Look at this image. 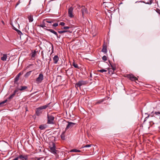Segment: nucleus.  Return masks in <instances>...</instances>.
Here are the masks:
<instances>
[{
	"instance_id": "nucleus-5",
	"label": "nucleus",
	"mask_w": 160,
	"mask_h": 160,
	"mask_svg": "<svg viewBox=\"0 0 160 160\" xmlns=\"http://www.w3.org/2000/svg\"><path fill=\"white\" fill-rule=\"evenodd\" d=\"M104 5L105 7H107L108 9H111L114 7V4L111 2H104Z\"/></svg>"
},
{
	"instance_id": "nucleus-3",
	"label": "nucleus",
	"mask_w": 160,
	"mask_h": 160,
	"mask_svg": "<svg viewBox=\"0 0 160 160\" xmlns=\"http://www.w3.org/2000/svg\"><path fill=\"white\" fill-rule=\"evenodd\" d=\"M43 79V75L42 73H40L38 77L36 79V82L38 84L41 83Z\"/></svg>"
},
{
	"instance_id": "nucleus-38",
	"label": "nucleus",
	"mask_w": 160,
	"mask_h": 160,
	"mask_svg": "<svg viewBox=\"0 0 160 160\" xmlns=\"http://www.w3.org/2000/svg\"><path fill=\"white\" fill-rule=\"evenodd\" d=\"M17 32L18 34L20 35L22 34L21 32L19 30H18L17 31Z\"/></svg>"
},
{
	"instance_id": "nucleus-35",
	"label": "nucleus",
	"mask_w": 160,
	"mask_h": 160,
	"mask_svg": "<svg viewBox=\"0 0 160 160\" xmlns=\"http://www.w3.org/2000/svg\"><path fill=\"white\" fill-rule=\"evenodd\" d=\"M98 71L101 72H106L107 71L105 69H102L100 70H98Z\"/></svg>"
},
{
	"instance_id": "nucleus-31",
	"label": "nucleus",
	"mask_w": 160,
	"mask_h": 160,
	"mask_svg": "<svg viewBox=\"0 0 160 160\" xmlns=\"http://www.w3.org/2000/svg\"><path fill=\"white\" fill-rule=\"evenodd\" d=\"M29 22H32L33 21V18L31 16H29L28 17Z\"/></svg>"
},
{
	"instance_id": "nucleus-7",
	"label": "nucleus",
	"mask_w": 160,
	"mask_h": 160,
	"mask_svg": "<svg viewBox=\"0 0 160 160\" xmlns=\"http://www.w3.org/2000/svg\"><path fill=\"white\" fill-rule=\"evenodd\" d=\"M82 16L83 18H84V15L88 13L87 9L84 6H82L81 9Z\"/></svg>"
},
{
	"instance_id": "nucleus-15",
	"label": "nucleus",
	"mask_w": 160,
	"mask_h": 160,
	"mask_svg": "<svg viewBox=\"0 0 160 160\" xmlns=\"http://www.w3.org/2000/svg\"><path fill=\"white\" fill-rule=\"evenodd\" d=\"M54 62V63H57L59 60L58 57L57 55H55L53 58Z\"/></svg>"
},
{
	"instance_id": "nucleus-49",
	"label": "nucleus",
	"mask_w": 160,
	"mask_h": 160,
	"mask_svg": "<svg viewBox=\"0 0 160 160\" xmlns=\"http://www.w3.org/2000/svg\"><path fill=\"white\" fill-rule=\"evenodd\" d=\"M90 77L91 78L92 77V74L91 73V72H90Z\"/></svg>"
},
{
	"instance_id": "nucleus-19",
	"label": "nucleus",
	"mask_w": 160,
	"mask_h": 160,
	"mask_svg": "<svg viewBox=\"0 0 160 160\" xmlns=\"http://www.w3.org/2000/svg\"><path fill=\"white\" fill-rule=\"evenodd\" d=\"M58 33H59L60 34H62V33H64L65 32H69L70 33H72V32L68 30H62V31H58Z\"/></svg>"
},
{
	"instance_id": "nucleus-21",
	"label": "nucleus",
	"mask_w": 160,
	"mask_h": 160,
	"mask_svg": "<svg viewBox=\"0 0 160 160\" xmlns=\"http://www.w3.org/2000/svg\"><path fill=\"white\" fill-rule=\"evenodd\" d=\"M7 101H8L7 99H6V100H5L4 101L0 102V105L1 106H4L5 105V103L7 102Z\"/></svg>"
},
{
	"instance_id": "nucleus-2",
	"label": "nucleus",
	"mask_w": 160,
	"mask_h": 160,
	"mask_svg": "<svg viewBox=\"0 0 160 160\" xmlns=\"http://www.w3.org/2000/svg\"><path fill=\"white\" fill-rule=\"evenodd\" d=\"M87 83L88 82L87 81L80 80L75 84V86L76 88L79 87V88H80L81 86L85 85L87 84Z\"/></svg>"
},
{
	"instance_id": "nucleus-63",
	"label": "nucleus",
	"mask_w": 160,
	"mask_h": 160,
	"mask_svg": "<svg viewBox=\"0 0 160 160\" xmlns=\"http://www.w3.org/2000/svg\"><path fill=\"white\" fill-rule=\"evenodd\" d=\"M31 0H30V1H31Z\"/></svg>"
},
{
	"instance_id": "nucleus-9",
	"label": "nucleus",
	"mask_w": 160,
	"mask_h": 160,
	"mask_svg": "<svg viewBox=\"0 0 160 160\" xmlns=\"http://www.w3.org/2000/svg\"><path fill=\"white\" fill-rule=\"evenodd\" d=\"M50 150L51 152L54 154L57 153L58 150L55 149V144L54 143H52V147L50 148Z\"/></svg>"
},
{
	"instance_id": "nucleus-48",
	"label": "nucleus",
	"mask_w": 160,
	"mask_h": 160,
	"mask_svg": "<svg viewBox=\"0 0 160 160\" xmlns=\"http://www.w3.org/2000/svg\"><path fill=\"white\" fill-rule=\"evenodd\" d=\"M66 72H70V69H68L67 70H66Z\"/></svg>"
},
{
	"instance_id": "nucleus-1",
	"label": "nucleus",
	"mask_w": 160,
	"mask_h": 160,
	"mask_svg": "<svg viewBox=\"0 0 160 160\" xmlns=\"http://www.w3.org/2000/svg\"><path fill=\"white\" fill-rule=\"evenodd\" d=\"M50 104L49 103L46 105L41 106L38 108H37L36 111V114L37 116H39L42 112V110L45 109L47 107H48L49 105Z\"/></svg>"
},
{
	"instance_id": "nucleus-45",
	"label": "nucleus",
	"mask_w": 160,
	"mask_h": 160,
	"mask_svg": "<svg viewBox=\"0 0 160 160\" xmlns=\"http://www.w3.org/2000/svg\"><path fill=\"white\" fill-rule=\"evenodd\" d=\"M19 3H20V2H19V1L18 2H17V4H16V6H15V8H16V7H17L18 5L19 4Z\"/></svg>"
},
{
	"instance_id": "nucleus-11",
	"label": "nucleus",
	"mask_w": 160,
	"mask_h": 160,
	"mask_svg": "<svg viewBox=\"0 0 160 160\" xmlns=\"http://www.w3.org/2000/svg\"><path fill=\"white\" fill-rule=\"evenodd\" d=\"M19 158L22 160H27L28 159V156L27 155H23L22 154H20Z\"/></svg>"
},
{
	"instance_id": "nucleus-24",
	"label": "nucleus",
	"mask_w": 160,
	"mask_h": 160,
	"mask_svg": "<svg viewBox=\"0 0 160 160\" xmlns=\"http://www.w3.org/2000/svg\"><path fill=\"white\" fill-rule=\"evenodd\" d=\"M46 30L50 32L53 33L54 34H55V33H56V32L54 31V30L52 29H45Z\"/></svg>"
},
{
	"instance_id": "nucleus-17",
	"label": "nucleus",
	"mask_w": 160,
	"mask_h": 160,
	"mask_svg": "<svg viewBox=\"0 0 160 160\" xmlns=\"http://www.w3.org/2000/svg\"><path fill=\"white\" fill-rule=\"evenodd\" d=\"M7 57V55L6 54H4L3 57L1 58V60L3 61H5Z\"/></svg>"
},
{
	"instance_id": "nucleus-41",
	"label": "nucleus",
	"mask_w": 160,
	"mask_h": 160,
	"mask_svg": "<svg viewBox=\"0 0 160 160\" xmlns=\"http://www.w3.org/2000/svg\"><path fill=\"white\" fill-rule=\"evenodd\" d=\"M156 115H160V111L156 112L154 113Z\"/></svg>"
},
{
	"instance_id": "nucleus-37",
	"label": "nucleus",
	"mask_w": 160,
	"mask_h": 160,
	"mask_svg": "<svg viewBox=\"0 0 160 160\" xmlns=\"http://www.w3.org/2000/svg\"><path fill=\"white\" fill-rule=\"evenodd\" d=\"M45 22H47L48 23H52L53 22V21L52 20H46Z\"/></svg>"
},
{
	"instance_id": "nucleus-16",
	"label": "nucleus",
	"mask_w": 160,
	"mask_h": 160,
	"mask_svg": "<svg viewBox=\"0 0 160 160\" xmlns=\"http://www.w3.org/2000/svg\"><path fill=\"white\" fill-rule=\"evenodd\" d=\"M27 88V87L26 86H22L20 88H17L16 89L18 90V91L19 90L22 91H23Z\"/></svg>"
},
{
	"instance_id": "nucleus-6",
	"label": "nucleus",
	"mask_w": 160,
	"mask_h": 160,
	"mask_svg": "<svg viewBox=\"0 0 160 160\" xmlns=\"http://www.w3.org/2000/svg\"><path fill=\"white\" fill-rule=\"evenodd\" d=\"M127 77L132 81H136L137 80L138 81V79L132 74L128 75Z\"/></svg>"
},
{
	"instance_id": "nucleus-27",
	"label": "nucleus",
	"mask_w": 160,
	"mask_h": 160,
	"mask_svg": "<svg viewBox=\"0 0 160 160\" xmlns=\"http://www.w3.org/2000/svg\"><path fill=\"white\" fill-rule=\"evenodd\" d=\"M39 128L41 130H42L45 129L46 128V127L44 125H41L39 126Z\"/></svg>"
},
{
	"instance_id": "nucleus-14",
	"label": "nucleus",
	"mask_w": 160,
	"mask_h": 160,
	"mask_svg": "<svg viewBox=\"0 0 160 160\" xmlns=\"http://www.w3.org/2000/svg\"><path fill=\"white\" fill-rule=\"evenodd\" d=\"M107 46L106 45L104 44L103 45L102 48V51L105 53H106L107 52Z\"/></svg>"
},
{
	"instance_id": "nucleus-8",
	"label": "nucleus",
	"mask_w": 160,
	"mask_h": 160,
	"mask_svg": "<svg viewBox=\"0 0 160 160\" xmlns=\"http://www.w3.org/2000/svg\"><path fill=\"white\" fill-rule=\"evenodd\" d=\"M68 124L67 125L66 128L65 130H67L72 128V127H74V125L76 124V123L72 122H68Z\"/></svg>"
},
{
	"instance_id": "nucleus-12",
	"label": "nucleus",
	"mask_w": 160,
	"mask_h": 160,
	"mask_svg": "<svg viewBox=\"0 0 160 160\" xmlns=\"http://www.w3.org/2000/svg\"><path fill=\"white\" fill-rule=\"evenodd\" d=\"M153 112H152L150 114H148L147 113H145V114L147 115V116H146L144 118V122H145L148 119V118L149 117H152L153 116Z\"/></svg>"
},
{
	"instance_id": "nucleus-51",
	"label": "nucleus",
	"mask_w": 160,
	"mask_h": 160,
	"mask_svg": "<svg viewBox=\"0 0 160 160\" xmlns=\"http://www.w3.org/2000/svg\"><path fill=\"white\" fill-rule=\"evenodd\" d=\"M54 34L56 36H57V35H58V34L56 32Z\"/></svg>"
},
{
	"instance_id": "nucleus-29",
	"label": "nucleus",
	"mask_w": 160,
	"mask_h": 160,
	"mask_svg": "<svg viewBox=\"0 0 160 160\" xmlns=\"http://www.w3.org/2000/svg\"><path fill=\"white\" fill-rule=\"evenodd\" d=\"M109 63L110 64V65H111V67H112V70L113 71V72L114 71L116 70V67H115V66H114L113 65H112L111 64V62H110V61H109Z\"/></svg>"
},
{
	"instance_id": "nucleus-58",
	"label": "nucleus",
	"mask_w": 160,
	"mask_h": 160,
	"mask_svg": "<svg viewBox=\"0 0 160 160\" xmlns=\"http://www.w3.org/2000/svg\"><path fill=\"white\" fill-rule=\"evenodd\" d=\"M32 64H29V66H30L31 65H32Z\"/></svg>"
},
{
	"instance_id": "nucleus-10",
	"label": "nucleus",
	"mask_w": 160,
	"mask_h": 160,
	"mask_svg": "<svg viewBox=\"0 0 160 160\" xmlns=\"http://www.w3.org/2000/svg\"><path fill=\"white\" fill-rule=\"evenodd\" d=\"M73 8L72 7H70L68 9V16L70 18H72L74 16L72 14Z\"/></svg>"
},
{
	"instance_id": "nucleus-20",
	"label": "nucleus",
	"mask_w": 160,
	"mask_h": 160,
	"mask_svg": "<svg viewBox=\"0 0 160 160\" xmlns=\"http://www.w3.org/2000/svg\"><path fill=\"white\" fill-rule=\"evenodd\" d=\"M65 131L63 132L61 135V139L63 140L65 139Z\"/></svg>"
},
{
	"instance_id": "nucleus-30",
	"label": "nucleus",
	"mask_w": 160,
	"mask_h": 160,
	"mask_svg": "<svg viewBox=\"0 0 160 160\" xmlns=\"http://www.w3.org/2000/svg\"><path fill=\"white\" fill-rule=\"evenodd\" d=\"M91 146V145H90V144H88V145H85L83 146H82V147L80 148V149H82L83 148H88V147H90Z\"/></svg>"
},
{
	"instance_id": "nucleus-47",
	"label": "nucleus",
	"mask_w": 160,
	"mask_h": 160,
	"mask_svg": "<svg viewBox=\"0 0 160 160\" xmlns=\"http://www.w3.org/2000/svg\"><path fill=\"white\" fill-rule=\"evenodd\" d=\"M13 29L14 30H15L17 32V31L18 30V29H17L15 27H13Z\"/></svg>"
},
{
	"instance_id": "nucleus-53",
	"label": "nucleus",
	"mask_w": 160,
	"mask_h": 160,
	"mask_svg": "<svg viewBox=\"0 0 160 160\" xmlns=\"http://www.w3.org/2000/svg\"><path fill=\"white\" fill-rule=\"evenodd\" d=\"M2 23L3 24H4V22H3V21H2Z\"/></svg>"
},
{
	"instance_id": "nucleus-23",
	"label": "nucleus",
	"mask_w": 160,
	"mask_h": 160,
	"mask_svg": "<svg viewBox=\"0 0 160 160\" xmlns=\"http://www.w3.org/2000/svg\"><path fill=\"white\" fill-rule=\"evenodd\" d=\"M19 77L17 75L14 78V83H17V82L18 80Z\"/></svg>"
},
{
	"instance_id": "nucleus-57",
	"label": "nucleus",
	"mask_w": 160,
	"mask_h": 160,
	"mask_svg": "<svg viewBox=\"0 0 160 160\" xmlns=\"http://www.w3.org/2000/svg\"><path fill=\"white\" fill-rule=\"evenodd\" d=\"M90 81H92V80L91 78H90Z\"/></svg>"
},
{
	"instance_id": "nucleus-40",
	"label": "nucleus",
	"mask_w": 160,
	"mask_h": 160,
	"mask_svg": "<svg viewBox=\"0 0 160 160\" xmlns=\"http://www.w3.org/2000/svg\"><path fill=\"white\" fill-rule=\"evenodd\" d=\"M65 25V23L64 22H60L59 23V25L62 26H64Z\"/></svg>"
},
{
	"instance_id": "nucleus-55",
	"label": "nucleus",
	"mask_w": 160,
	"mask_h": 160,
	"mask_svg": "<svg viewBox=\"0 0 160 160\" xmlns=\"http://www.w3.org/2000/svg\"><path fill=\"white\" fill-rule=\"evenodd\" d=\"M36 92H34V93H32V94H31V95H32V94H34V93H36Z\"/></svg>"
},
{
	"instance_id": "nucleus-39",
	"label": "nucleus",
	"mask_w": 160,
	"mask_h": 160,
	"mask_svg": "<svg viewBox=\"0 0 160 160\" xmlns=\"http://www.w3.org/2000/svg\"><path fill=\"white\" fill-rule=\"evenodd\" d=\"M58 26V23L57 22L55 23L52 25V26L54 27H56Z\"/></svg>"
},
{
	"instance_id": "nucleus-62",
	"label": "nucleus",
	"mask_w": 160,
	"mask_h": 160,
	"mask_svg": "<svg viewBox=\"0 0 160 160\" xmlns=\"http://www.w3.org/2000/svg\"><path fill=\"white\" fill-rule=\"evenodd\" d=\"M159 14H160V12H159Z\"/></svg>"
},
{
	"instance_id": "nucleus-13",
	"label": "nucleus",
	"mask_w": 160,
	"mask_h": 160,
	"mask_svg": "<svg viewBox=\"0 0 160 160\" xmlns=\"http://www.w3.org/2000/svg\"><path fill=\"white\" fill-rule=\"evenodd\" d=\"M18 92V90L16 89L13 92V93L8 98L9 100L12 99L15 96L16 93Z\"/></svg>"
},
{
	"instance_id": "nucleus-44",
	"label": "nucleus",
	"mask_w": 160,
	"mask_h": 160,
	"mask_svg": "<svg viewBox=\"0 0 160 160\" xmlns=\"http://www.w3.org/2000/svg\"><path fill=\"white\" fill-rule=\"evenodd\" d=\"M108 73L109 74H112L113 73V72L112 71H111L110 70H109Z\"/></svg>"
},
{
	"instance_id": "nucleus-36",
	"label": "nucleus",
	"mask_w": 160,
	"mask_h": 160,
	"mask_svg": "<svg viewBox=\"0 0 160 160\" xmlns=\"http://www.w3.org/2000/svg\"><path fill=\"white\" fill-rule=\"evenodd\" d=\"M102 59L104 61H106V60H107V57L106 56H104L102 57Z\"/></svg>"
},
{
	"instance_id": "nucleus-26",
	"label": "nucleus",
	"mask_w": 160,
	"mask_h": 160,
	"mask_svg": "<svg viewBox=\"0 0 160 160\" xmlns=\"http://www.w3.org/2000/svg\"><path fill=\"white\" fill-rule=\"evenodd\" d=\"M70 152H81V151L76 149H74L71 150Z\"/></svg>"
},
{
	"instance_id": "nucleus-43",
	"label": "nucleus",
	"mask_w": 160,
	"mask_h": 160,
	"mask_svg": "<svg viewBox=\"0 0 160 160\" xmlns=\"http://www.w3.org/2000/svg\"><path fill=\"white\" fill-rule=\"evenodd\" d=\"M51 58L49 56L48 57V58H46V60L47 61L48 60H49V61H51Z\"/></svg>"
},
{
	"instance_id": "nucleus-54",
	"label": "nucleus",
	"mask_w": 160,
	"mask_h": 160,
	"mask_svg": "<svg viewBox=\"0 0 160 160\" xmlns=\"http://www.w3.org/2000/svg\"><path fill=\"white\" fill-rule=\"evenodd\" d=\"M135 81L137 83H138V82H139V81H138L137 80L136 81Z\"/></svg>"
},
{
	"instance_id": "nucleus-32",
	"label": "nucleus",
	"mask_w": 160,
	"mask_h": 160,
	"mask_svg": "<svg viewBox=\"0 0 160 160\" xmlns=\"http://www.w3.org/2000/svg\"><path fill=\"white\" fill-rule=\"evenodd\" d=\"M149 0V2H145V1H143L142 2L143 3H144L145 4H151L152 3V0Z\"/></svg>"
},
{
	"instance_id": "nucleus-50",
	"label": "nucleus",
	"mask_w": 160,
	"mask_h": 160,
	"mask_svg": "<svg viewBox=\"0 0 160 160\" xmlns=\"http://www.w3.org/2000/svg\"><path fill=\"white\" fill-rule=\"evenodd\" d=\"M158 122H153V124H155V123H156V124H158Z\"/></svg>"
},
{
	"instance_id": "nucleus-60",
	"label": "nucleus",
	"mask_w": 160,
	"mask_h": 160,
	"mask_svg": "<svg viewBox=\"0 0 160 160\" xmlns=\"http://www.w3.org/2000/svg\"><path fill=\"white\" fill-rule=\"evenodd\" d=\"M52 49L53 50V46H52Z\"/></svg>"
},
{
	"instance_id": "nucleus-18",
	"label": "nucleus",
	"mask_w": 160,
	"mask_h": 160,
	"mask_svg": "<svg viewBox=\"0 0 160 160\" xmlns=\"http://www.w3.org/2000/svg\"><path fill=\"white\" fill-rule=\"evenodd\" d=\"M45 21H46V20L44 19L42 22L43 24H40V25H38V26L40 27H42V28H44V27H46V28L48 27L46 26L45 25V23L46 22Z\"/></svg>"
},
{
	"instance_id": "nucleus-28",
	"label": "nucleus",
	"mask_w": 160,
	"mask_h": 160,
	"mask_svg": "<svg viewBox=\"0 0 160 160\" xmlns=\"http://www.w3.org/2000/svg\"><path fill=\"white\" fill-rule=\"evenodd\" d=\"M36 51L35 50L32 53L31 57L33 58H35L36 55Z\"/></svg>"
},
{
	"instance_id": "nucleus-42",
	"label": "nucleus",
	"mask_w": 160,
	"mask_h": 160,
	"mask_svg": "<svg viewBox=\"0 0 160 160\" xmlns=\"http://www.w3.org/2000/svg\"><path fill=\"white\" fill-rule=\"evenodd\" d=\"M23 71L22 72H19V73H18V75H17L18 76H19L20 77V76L21 75H22L23 74Z\"/></svg>"
},
{
	"instance_id": "nucleus-59",
	"label": "nucleus",
	"mask_w": 160,
	"mask_h": 160,
	"mask_svg": "<svg viewBox=\"0 0 160 160\" xmlns=\"http://www.w3.org/2000/svg\"><path fill=\"white\" fill-rule=\"evenodd\" d=\"M44 28L45 30H46L45 29H46V28Z\"/></svg>"
},
{
	"instance_id": "nucleus-34",
	"label": "nucleus",
	"mask_w": 160,
	"mask_h": 160,
	"mask_svg": "<svg viewBox=\"0 0 160 160\" xmlns=\"http://www.w3.org/2000/svg\"><path fill=\"white\" fill-rule=\"evenodd\" d=\"M103 100H99L97 102H96V104H100L102 102H103Z\"/></svg>"
},
{
	"instance_id": "nucleus-52",
	"label": "nucleus",
	"mask_w": 160,
	"mask_h": 160,
	"mask_svg": "<svg viewBox=\"0 0 160 160\" xmlns=\"http://www.w3.org/2000/svg\"><path fill=\"white\" fill-rule=\"evenodd\" d=\"M69 73L70 74V75H72V72H71Z\"/></svg>"
},
{
	"instance_id": "nucleus-33",
	"label": "nucleus",
	"mask_w": 160,
	"mask_h": 160,
	"mask_svg": "<svg viewBox=\"0 0 160 160\" xmlns=\"http://www.w3.org/2000/svg\"><path fill=\"white\" fill-rule=\"evenodd\" d=\"M70 28V27L68 26H65L63 27L62 28V29H67Z\"/></svg>"
},
{
	"instance_id": "nucleus-56",
	"label": "nucleus",
	"mask_w": 160,
	"mask_h": 160,
	"mask_svg": "<svg viewBox=\"0 0 160 160\" xmlns=\"http://www.w3.org/2000/svg\"><path fill=\"white\" fill-rule=\"evenodd\" d=\"M50 62L49 61V62H48V65H49L50 64Z\"/></svg>"
},
{
	"instance_id": "nucleus-25",
	"label": "nucleus",
	"mask_w": 160,
	"mask_h": 160,
	"mask_svg": "<svg viewBox=\"0 0 160 160\" xmlns=\"http://www.w3.org/2000/svg\"><path fill=\"white\" fill-rule=\"evenodd\" d=\"M72 65L75 68H79V67L78 65L74 61L72 63Z\"/></svg>"
},
{
	"instance_id": "nucleus-4",
	"label": "nucleus",
	"mask_w": 160,
	"mask_h": 160,
	"mask_svg": "<svg viewBox=\"0 0 160 160\" xmlns=\"http://www.w3.org/2000/svg\"><path fill=\"white\" fill-rule=\"evenodd\" d=\"M47 118H48L47 123L49 124H54L53 121L54 119V118L53 116L48 114Z\"/></svg>"
},
{
	"instance_id": "nucleus-61",
	"label": "nucleus",
	"mask_w": 160,
	"mask_h": 160,
	"mask_svg": "<svg viewBox=\"0 0 160 160\" xmlns=\"http://www.w3.org/2000/svg\"><path fill=\"white\" fill-rule=\"evenodd\" d=\"M42 57L43 58V56H42Z\"/></svg>"
},
{
	"instance_id": "nucleus-46",
	"label": "nucleus",
	"mask_w": 160,
	"mask_h": 160,
	"mask_svg": "<svg viewBox=\"0 0 160 160\" xmlns=\"http://www.w3.org/2000/svg\"><path fill=\"white\" fill-rule=\"evenodd\" d=\"M57 37L58 39L60 38L61 37V35H57Z\"/></svg>"
},
{
	"instance_id": "nucleus-22",
	"label": "nucleus",
	"mask_w": 160,
	"mask_h": 160,
	"mask_svg": "<svg viewBox=\"0 0 160 160\" xmlns=\"http://www.w3.org/2000/svg\"><path fill=\"white\" fill-rule=\"evenodd\" d=\"M32 71H29L28 72H27L26 74L24 75V77L26 78H28L31 74V73Z\"/></svg>"
}]
</instances>
